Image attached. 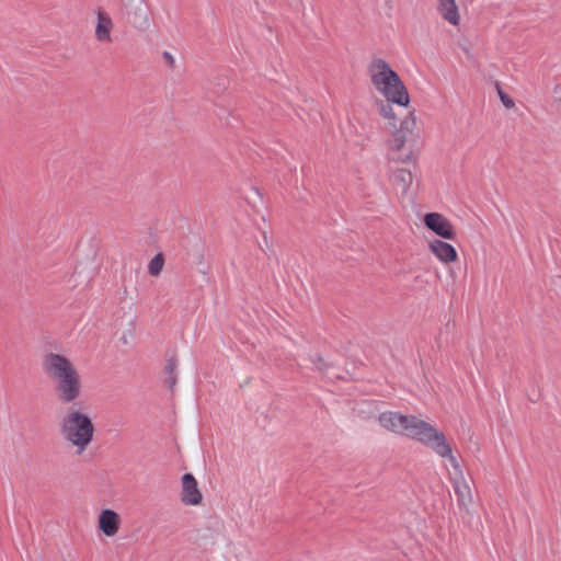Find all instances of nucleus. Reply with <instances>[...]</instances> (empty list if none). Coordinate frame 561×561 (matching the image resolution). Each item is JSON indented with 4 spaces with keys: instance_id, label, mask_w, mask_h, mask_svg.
I'll list each match as a JSON object with an SVG mask.
<instances>
[{
    "instance_id": "16",
    "label": "nucleus",
    "mask_w": 561,
    "mask_h": 561,
    "mask_svg": "<svg viewBox=\"0 0 561 561\" xmlns=\"http://www.w3.org/2000/svg\"><path fill=\"white\" fill-rule=\"evenodd\" d=\"M130 23L140 32L148 31L150 27V19L147 11L142 8L135 9L130 18Z\"/></svg>"
},
{
    "instance_id": "25",
    "label": "nucleus",
    "mask_w": 561,
    "mask_h": 561,
    "mask_svg": "<svg viewBox=\"0 0 561 561\" xmlns=\"http://www.w3.org/2000/svg\"><path fill=\"white\" fill-rule=\"evenodd\" d=\"M393 159L401 161V162H409L412 160V153L407 154L405 157H392Z\"/></svg>"
},
{
    "instance_id": "13",
    "label": "nucleus",
    "mask_w": 561,
    "mask_h": 561,
    "mask_svg": "<svg viewBox=\"0 0 561 561\" xmlns=\"http://www.w3.org/2000/svg\"><path fill=\"white\" fill-rule=\"evenodd\" d=\"M121 517L110 508L103 510L99 515V528L107 537L115 536L119 530Z\"/></svg>"
},
{
    "instance_id": "12",
    "label": "nucleus",
    "mask_w": 561,
    "mask_h": 561,
    "mask_svg": "<svg viewBox=\"0 0 561 561\" xmlns=\"http://www.w3.org/2000/svg\"><path fill=\"white\" fill-rule=\"evenodd\" d=\"M438 15L453 26H458L461 21L459 7L456 0H436Z\"/></svg>"
},
{
    "instance_id": "2",
    "label": "nucleus",
    "mask_w": 561,
    "mask_h": 561,
    "mask_svg": "<svg viewBox=\"0 0 561 561\" xmlns=\"http://www.w3.org/2000/svg\"><path fill=\"white\" fill-rule=\"evenodd\" d=\"M368 75L374 88L390 103L408 106L409 92L399 75L380 58L374 59L368 67Z\"/></svg>"
},
{
    "instance_id": "22",
    "label": "nucleus",
    "mask_w": 561,
    "mask_h": 561,
    "mask_svg": "<svg viewBox=\"0 0 561 561\" xmlns=\"http://www.w3.org/2000/svg\"><path fill=\"white\" fill-rule=\"evenodd\" d=\"M176 369V360L170 359L165 366V373L168 375H174Z\"/></svg>"
},
{
    "instance_id": "14",
    "label": "nucleus",
    "mask_w": 561,
    "mask_h": 561,
    "mask_svg": "<svg viewBox=\"0 0 561 561\" xmlns=\"http://www.w3.org/2000/svg\"><path fill=\"white\" fill-rule=\"evenodd\" d=\"M431 252L443 263H451L457 260L456 249L442 240L435 239L430 242Z\"/></svg>"
},
{
    "instance_id": "26",
    "label": "nucleus",
    "mask_w": 561,
    "mask_h": 561,
    "mask_svg": "<svg viewBox=\"0 0 561 561\" xmlns=\"http://www.w3.org/2000/svg\"><path fill=\"white\" fill-rule=\"evenodd\" d=\"M260 248L264 252L266 251V249H270L268 240L265 233L263 234V244H260Z\"/></svg>"
},
{
    "instance_id": "6",
    "label": "nucleus",
    "mask_w": 561,
    "mask_h": 561,
    "mask_svg": "<svg viewBox=\"0 0 561 561\" xmlns=\"http://www.w3.org/2000/svg\"><path fill=\"white\" fill-rule=\"evenodd\" d=\"M57 400L62 404H75L82 396L81 375L76 376L69 381H62L54 386Z\"/></svg>"
},
{
    "instance_id": "21",
    "label": "nucleus",
    "mask_w": 561,
    "mask_h": 561,
    "mask_svg": "<svg viewBox=\"0 0 561 561\" xmlns=\"http://www.w3.org/2000/svg\"><path fill=\"white\" fill-rule=\"evenodd\" d=\"M499 96L506 108H513L515 106L514 100L502 90H499Z\"/></svg>"
},
{
    "instance_id": "9",
    "label": "nucleus",
    "mask_w": 561,
    "mask_h": 561,
    "mask_svg": "<svg viewBox=\"0 0 561 561\" xmlns=\"http://www.w3.org/2000/svg\"><path fill=\"white\" fill-rule=\"evenodd\" d=\"M454 492L457 496V502L460 508L469 512L473 504V495L469 481L465 474H458L457 477L449 478Z\"/></svg>"
},
{
    "instance_id": "8",
    "label": "nucleus",
    "mask_w": 561,
    "mask_h": 561,
    "mask_svg": "<svg viewBox=\"0 0 561 561\" xmlns=\"http://www.w3.org/2000/svg\"><path fill=\"white\" fill-rule=\"evenodd\" d=\"M424 225L434 233L446 240H454L456 232L451 222L439 213H428L423 218Z\"/></svg>"
},
{
    "instance_id": "5",
    "label": "nucleus",
    "mask_w": 561,
    "mask_h": 561,
    "mask_svg": "<svg viewBox=\"0 0 561 561\" xmlns=\"http://www.w3.org/2000/svg\"><path fill=\"white\" fill-rule=\"evenodd\" d=\"M422 445L431 448L439 457L448 459L451 466L449 478L457 477L458 474H465L458 459L453 454L450 444L448 443L443 432L434 427Z\"/></svg>"
},
{
    "instance_id": "15",
    "label": "nucleus",
    "mask_w": 561,
    "mask_h": 561,
    "mask_svg": "<svg viewBox=\"0 0 561 561\" xmlns=\"http://www.w3.org/2000/svg\"><path fill=\"white\" fill-rule=\"evenodd\" d=\"M391 181L398 190L407 193L413 183V174L410 170L400 168L392 173Z\"/></svg>"
},
{
    "instance_id": "11",
    "label": "nucleus",
    "mask_w": 561,
    "mask_h": 561,
    "mask_svg": "<svg viewBox=\"0 0 561 561\" xmlns=\"http://www.w3.org/2000/svg\"><path fill=\"white\" fill-rule=\"evenodd\" d=\"M203 495L198 489L197 481L191 473H185L182 477V493L181 501L185 505H198L202 503Z\"/></svg>"
},
{
    "instance_id": "28",
    "label": "nucleus",
    "mask_w": 561,
    "mask_h": 561,
    "mask_svg": "<svg viewBox=\"0 0 561 561\" xmlns=\"http://www.w3.org/2000/svg\"><path fill=\"white\" fill-rule=\"evenodd\" d=\"M203 260H204V254H203V251H201L198 254V262L202 263Z\"/></svg>"
},
{
    "instance_id": "24",
    "label": "nucleus",
    "mask_w": 561,
    "mask_h": 561,
    "mask_svg": "<svg viewBox=\"0 0 561 561\" xmlns=\"http://www.w3.org/2000/svg\"><path fill=\"white\" fill-rule=\"evenodd\" d=\"M163 58L167 60V62H168L171 67H173V66H174V62H175V61H174L173 56H172L170 53L164 51V53H163Z\"/></svg>"
},
{
    "instance_id": "23",
    "label": "nucleus",
    "mask_w": 561,
    "mask_h": 561,
    "mask_svg": "<svg viewBox=\"0 0 561 561\" xmlns=\"http://www.w3.org/2000/svg\"><path fill=\"white\" fill-rule=\"evenodd\" d=\"M165 382L169 386V388L172 389L176 383V375H168Z\"/></svg>"
},
{
    "instance_id": "27",
    "label": "nucleus",
    "mask_w": 561,
    "mask_h": 561,
    "mask_svg": "<svg viewBox=\"0 0 561 561\" xmlns=\"http://www.w3.org/2000/svg\"><path fill=\"white\" fill-rule=\"evenodd\" d=\"M461 49H462V51L465 53V55L467 56L468 59H472L473 58L472 51L470 50L469 47L461 46Z\"/></svg>"
},
{
    "instance_id": "10",
    "label": "nucleus",
    "mask_w": 561,
    "mask_h": 561,
    "mask_svg": "<svg viewBox=\"0 0 561 561\" xmlns=\"http://www.w3.org/2000/svg\"><path fill=\"white\" fill-rule=\"evenodd\" d=\"M114 28V22L111 15L103 9L96 11V25H95V39L102 44H111L113 42L112 31Z\"/></svg>"
},
{
    "instance_id": "18",
    "label": "nucleus",
    "mask_w": 561,
    "mask_h": 561,
    "mask_svg": "<svg viewBox=\"0 0 561 561\" xmlns=\"http://www.w3.org/2000/svg\"><path fill=\"white\" fill-rule=\"evenodd\" d=\"M378 111L383 118L388 119L390 124L394 125L396 114L390 102H380L378 105Z\"/></svg>"
},
{
    "instance_id": "4",
    "label": "nucleus",
    "mask_w": 561,
    "mask_h": 561,
    "mask_svg": "<svg viewBox=\"0 0 561 561\" xmlns=\"http://www.w3.org/2000/svg\"><path fill=\"white\" fill-rule=\"evenodd\" d=\"M42 368L54 386L80 375L76 365L68 357L54 352H48L43 356Z\"/></svg>"
},
{
    "instance_id": "1",
    "label": "nucleus",
    "mask_w": 561,
    "mask_h": 561,
    "mask_svg": "<svg viewBox=\"0 0 561 561\" xmlns=\"http://www.w3.org/2000/svg\"><path fill=\"white\" fill-rule=\"evenodd\" d=\"M58 428L64 442L78 456L89 448L94 438L95 427L91 416L75 405L69 407L60 416Z\"/></svg>"
},
{
    "instance_id": "3",
    "label": "nucleus",
    "mask_w": 561,
    "mask_h": 561,
    "mask_svg": "<svg viewBox=\"0 0 561 561\" xmlns=\"http://www.w3.org/2000/svg\"><path fill=\"white\" fill-rule=\"evenodd\" d=\"M379 424L394 434L404 435L421 444L424 443L434 426L415 415H403L398 412H383L378 417Z\"/></svg>"
},
{
    "instance_id": "20",
    "label": "nucleus",
    "mask_w": 561,
    "mask_h": 561,
    "mask_svg": "<svg viewBox=\"0 0 561 561\" xmlns=\"http://www.w3.org/2000/svg\"><path fill=\"white\" fill-rule=\"evenodd\" d=\"M311 362L314 365V369H317L319 371H324L327 369V367H328V365L325 364L323 357L320 354H316L311 358Z\"/></svg>"
},
{
    "instance_id": "19",
    "label": "nucleus",
    "mask_w": 561,
    "mask_h": 561,
    "mask_svg": "<svg viewBox=\"0 0 561 561\" xmlns=\"http://www.w3.org/2000/svg\"><path fill=\"white\" fill-rule=\"evenodd\" d=\"M553 105L561 112V84H557L552 90Z\"/></svg>"
},
{
    "instance_id": "7",
    "label": "nucleus",
    "mask_w": 561,
    "mask_h": 561,
    "mask_svg": "<svg viewBox=\"0 0 561 561\" xmlns=\"http://www.w3.org/2000/svg\"><path fill=\"white\" fill-rule=\"evenodd\" d=\"M416 126L415 116L410 113L400 122V127L397 128L390 136L388 144L390 152H399L405 145L408 138L413 134Z\"/></svg>"
},
{
    "instance_id": "17",
    "label": "nucleus",
    "mask_w": 561,
    "mask_h": 561,
    "mask_svg": "<svg viewBox=\"0 0 561 561\" xmlns=\"http://www.w3.org/2000/svg\"><path fill=\"white\" fill-rule=\"evenodd\" d=\"M164 265V259L161 253L154 255L148 265V272L151 276H159Z\"/></svg>"
}]
</instances>
